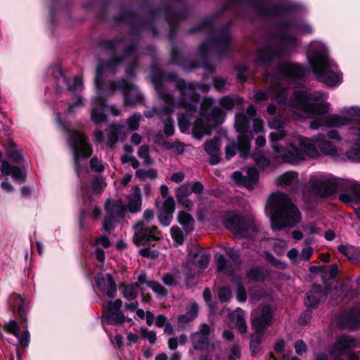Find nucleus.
<instances>
[{
	"label": "nucleus",
	"mask_w": 360,
	"mask_h": 360,
	"mask_svg": "<svg viewBox=\"0 0 360 360\" xmlns=\"http://www.w3.org/2000/svg\"><path fill=\"white\" fill-rule=\"evenodd\" d=\"M276 37L278 40L276 44L259 49L253 55L256 64L270 67L284 56L288 50L295 47L298 44L297 37L287 33L278 34Z\"/></svg>",
	"instance_id": "obj_10"
},
{
	"label": "nucleus",
	"mask_w": 360,
	"mask_h": 360,
	"mask_svg": "<svg viewBox=\"0 0 360 360\" xmlns=\"http://www.w3.org/2000/svg\"><path fill=\"white\" fill-rule=\"evenodd\" d=\"M122 295L128 300H134L138 294L139 285L138 283H131L123 285Z\"/></svg>",
	"instance_id": "obj_40"
},
{
	"label": "nucleus",
	"mask_w": 360,
	"mask_h": 360,
	"mask_svg": "<svg viewBox=\"0 0 360 360\" xmlns=\"http://www.w3.org/2000/svg\"><path fill=\"white\" fill-rule=\"evenodd\" d=\"M229 319L231 323L235 325L240 333H245L247 329V325L244 319L243 311L238 309L229 314Z\"/></svg>",
	"instance_id": "obj_35"
},
{
	"label": "nucleus",
	"mask_w": 360,
	"mask_h": 360,
	"mask_svg": "<svg viewBox=\"0 0 360 360\" xmlns=\"http://www.w3.org/2000/svg\"><path fill=\"white\" fill-rule=\"evenodd\" d=\"M50 70L51 74L61 80L63 82L68 85V88L70 91H75L82 89L83 86V81L81 77H75L72 79H68L67 77L63 74L62 70L59 65L51 68Z\"/></svg>",
	"instance_id": "obj_23"
},
{
	"label": "nucleus",
	"mask_w": 360,
	"mask_h": 360,
	"mask_svg": "<svg viewBox=\"0 0 360 360\" xmlns=\"http://www.w3.org/2000/svg\"><path fill=\"white\" fill-rule=\"evenodd\" d=\"M68 141L73 151L75 168L79 174L82 159H86L91 155V148L87 143L86 137L76 131H70Z\"/></svg>",
	"instance_id": "obj_14"
},
{
	"label": "nucleus",
	"mask_w": 360,
	"mask_h": 360,
	"mask_svg": "<svg viewBox=\"0 0 360 360\" xmlns=\"http://www.w3.org/2000/svg\"><path fill=\"white\" fill-rule=\"evenodd\" d=\"M136 175L141 180H145L146 179H154L157 177V172L153 169H149L148 170L139 169L136 170Z\"/></svg>",
	"instance_id": "obj_45"
},
{
	"label": "nucleus",
	"mask_w": 360,
	"mask_h": 360,
	"mask_svg": "<svg viewBox=\"0 0 360 360\" xmlns=\"http://www.w3.org/2000/svg\"><path fill=\"white\" fill-rule=\"evenodd\" d=\"M25 328L24 331L20 334L18 331L19 327L15 321L10 320L5 323L6 331L16 337L18 339L19 344L23 347H27L30 341V334L27 330V326H25Z\"/></svg>",
	"instance_id": "obj_24"
},
{
	"label": "nucleus",
	"mask_w": 360,
	"mask_h": 360,
	"mask_svg": "<svg viewBox=\"0 0 360 360\" xmlns=\"http://www.w3.org/2000/svg\"><path fill=\"white\" fill-rule=\"evenodd\" d=\"M122 60H113L107 64L98 65L96 71L95 84L97 89H101V83L102 75L104 73H115V68L120 63Z\"/></svg>",
	"instance_id": "obj_31"
},
{
	"label": "nucleus",
	"mask_w": 360,
	"mask_h": 360,
	"mask_svg": "<svg viewBox=\"0 0 360 360\" xmlns=\"http://www.w3.org/2000/svg\"><path fill=\"white\" fill-rule=\"evenodd\" d=\"M6 155L12 162L20 163L23 160L22 150L16 148L13 141H9Z\"/></svg>",
	"instance_id": "obj_36"
},
{
	"label": "nucleus",
	"mask_w": 360,
	"mask_h": 360,
	"mask_svg": "<svg viewBox=\"0 0 360 360\" xmlns=\"http://www.w3.org/2000/svg\"><path fill=\"white\" fill-rule=\"evenodd\" d=\"M271 129H281L284 127L285 122L281 117H274L271 121L268 122Z\"/></svg>",
	"instance_id": "obj_59"
},
{
	"label": "nucleus",
	"mask_w": 360,
	"mask_h": 360,
	"mask_svg": "<svg viewBox=\"0 0 360 360\" xmlns=\"http://www.w3.org/2000/svg\"><path fill=\"white\" fill-rule=\"evenodd\" d=\"M97 285L109 298L112 299L115 296L117 290L116 284L110 274L98 277Z\"/></svg>",
	"instance_id": "obj_29"
},
{
	"label": "nucleus",
	"mask_w": 360,
	"mask_h": 360,
	"mask_svg": "<svg viewBox=\"0 0 360 360\" xmlns=\"http://www.w3.org/2000/svg\"><path fill=\"white\" fill-rule=\"evenodd\" d=\"M175 207V202L173 197H169L163 202L158 212V217L161 225L167 226L170 224Z\"/></svg>",
	"instance_id": "obj_22"
},
{
	"label": "nucleus",
	"mask_w": 360,
	"mask_h": 360,
	"mask_svg": "<svg viewBox=\"0 0 360 360\" xmlns=\"http://www.w3.org/2000/svg\"><path fill=\"white\" fill-rule=\"evenodd\" d=\"M226 252L235 264H238L240 262V255L237 250L229 248L226 249Z\"/></svg>",
	"instance_id": "obj_61"
},
{
	"label": "nucleus",
	"mask_w": 360,
	"mask_h": 360,
	"mask_svg": "<svg viewBox=\"0 0 360 360\" xmlns=\"http://www.w3.org/2000/svg\"><path fill=\"white\" fill-rule=\"evenodd\" d=\"M105 208L107 216L103 221V228L105 231L110 232L114 228L115 222L124 217L125 208L120 201L110 200L106 202Z\"/></svg>",
	"instance_id": "obj_19"
},
{
	"label": "nucleus",
	"mask_w": 360,
	"mask_h": 360,
	"mask_svg": "<svg viewBox=\"0 0 360 360\" xmlns=\"http://www.w3.org/2000/svg\"><path fill=\"white\" fill-rule=\"evenodd\" d=\"M342 321L349 329L356 330L360 328V307L345 313L342 317Z\"/></svg>",
	"instance_id": "obj_30"
},
{
	"label": "nucleus",
	"mask_w": 360,
	"mask_h": 360,
	"mask_svg": "<svg viewBox=\"0 0 360 360\" xmlns=\"http://www.w3.org/2000/svg\"><path fill=\"white\" fill-rule=\"evenodd\" d=\"M236 151V144L234 141H229L225 148V153L226 160L232 158Z\"/></svg>",
	"instance_id": "obj_53"
},
{
	"label": "nucleus",
	"mask_w": 360,
	"mask_h": 360,
	"mask_svg": "<svg viewBox=\"0 0 360 360\" xmlns=\"http://www.w3.org/2000/svg\"><path fill=\"white\" fill-rule=\"evenodd\" d=\"M0 179L2 176L11 175L15 181L22 182L25 179V172L17 166H11L8 161L1 160Z\"/></svg>",
	"instance_id": "obj_28"
},
{
	"label": "nucleus",
	"mask_w": 360,
	"mask_h": 360,
	"mask_svg": "<svg viewBox=\"0 0 360 360\" xmlns=\"http://www.w3.org/2000/svg\"><path fill=\"white\" fill-rule=\"evenodd\" d=\"M139 254L143 257L155 259L158 257V252L152 250L150 248H146L140 249L139 251Z\"/></svg>",
	"instance_id": "obj_58"
},
{
	"label": "nucleus",
	"mask_w": 360,
	"mask_h": 360,
	"mask_svg": "<svg viewBox=\"0 0 360 360\" xmlns=\"http://www.w3.org/2000/svg\"><path fill=\"white\" fill-rule=\"evenodd\" d=\"M178 221L186 229H192L194 224V219L192 216L184 211H181L179 212Z\"/></svg>",
	"instance_id": "obj_41"
},
{
	"label": "nucleus",
	"mask_w": 360,
	"mask_h": 360,
	"mask_svg": "<svg viewBox=\"0 0 360 360\" xmlns=\"http://www.w3.org/2000/svg\"><path fill=\"white\" fill-rule=\"evenodd\" d=\"M141 334L143 338L147 339L150 344H154L156 341V333L153 330H149L146 328H141Z\"/></svg>",
	"instance_id": "obj_52"
},
{
	"label": "nucleus",
	"mask_w": 360,
	"mask_h": 360,
	"mask_svg": "<svg viewBox=\"0 0 360 360\" xmlns=\"http://www.w3.org/2000/svg\"><path fill=\"white\" fill-rule=\"evenodd\" d=\"M191 193L190 186L187 184H184L175 189V196L176 199L188 197Z\"/></svg>",
	"instance_id": "obj_49"
},
{
	"label": "nucleus",
	"mask_w": 360,
	"mask_h": 360,
	"mask_svg": "<svg viewBox=\"0 0 360 360\" xmlns=\"http://www.w3.org/2000/svg\"><path fill=\"white\" fill-rule=\"evenodd\" d=\"M122 302L117 299L114 302L109 301L107 305L103 306L104 315L103 319L110 324L123 322V315L120 311Z\"/></svg>",
	"instance_id": "obj_21"
},
{
	"label": "nucleus",
	"mask_w": 360,
	"mask_h": 360,
	"mask_svg": "<svg viewBox=\"0 0 360 360\" xmlns=\"http://www.w3.org/2000/svg\"><path fill=\"white\" fill-rule=\"evenodd\" d=\"M117 89L122 92L125 105H136L142 100L143 96L136 86L124 79L117 82H111L109 83L108 86L109 93H112Z\"/></svg>",
	"instance_id": "obj_16"
},
{
	"label": "nucleus",
	"mask_w": 360,
	"mask_h": 360,
	"mask_svg": "<svg viewBox=\"0 0 360 360\" xmlns=\"http://www.w3.org/2000/svg\"><path fill=\"white\" fill-rule=\"evenodd\" d=\"M340 112L342 116L333 114L314 119L310 122L309 127L316 130L321 127H340L350 121L356 122L348 128L345 134V143L349 146L346 155L349 160L360 162V108L344 107Z\"/></svg>",
	"instance_id": "obj_1"
},
{
	"label": "nucleus",
	"mask_w": 360,
	"mask_h": 360,
	"mask_svg": "<svg viewBox=\"0 0 360 360\" xmlns=\"http://www.w3.org/2000/svg\"><path fill=\"white\" fill-rule=\"evenodd\" d=\"M241 277L238 276L232 279V282L237 285L236 297L239 302H245L246 300V292L245 288L240 285Z\"/></svg>",
	"instance_id": "obj_43"
},
{
	"label": "nucleus",
	"mask_w": 360,
	"mask_h": 360,
	"mask_svg": "<svg viewBox=\"0 0 360 360\" xmlns=\"http://www.w3.org/2000/svg\"><path fill=\"white\" fill-rule=\"evenodd\" d=\"M218 296L221 302H226L231 297V290L228 287H223L219 290Z\"/></svg>",
	"instance_id": "obj_56"
},
{
	"label": "nucleus",
	"mask_w": 360,
	"mask_h": 360,
	"mask_svg": "<svg viewBox=\"0 0 360 360\" xmlns=\"http://www.w3.org/2000/svg\"><path fill=\"white\" fill-rule=\"evenodd\" d=\"M124 127L122 125L112 124L108 131V145L112 147L117 141V136L119 133L124 131Z\"/></svg>",
	"instance_id": "obj_39"
},
{
	"label": "nucleus",
	"mask_w": 360,
	"mask_h": 360,
	"mask_svg": "<svg viewBox=\"0 0 360 360\" xmlns=\"http://www.w3.org/2000/svg\"><path fill=\"white\" fill-rule=\"evenodd\" d=\"M162 281L167 285H174L176 283V278L170 274H167L162 276Z\"/></svg>",
	"instance_id": "obj_64"
},
{
	"label": "nucleus",
	"mask_w": 360,
	"mask_h": 360,
	"mask_svg": "<svg viewBox=\"0 0 360 360\" xmlns=\"http://www.w3.org/2000/svg\"><path fill=\"white\" fill-rule=\"evenodd\" d=\"M253 158L256 164L260 167H266L270 163L269 160L263 155L255 154Z\"/></svg>",
	"instance_id": "obj_57"
},
{
	"label": "nucleus",
	"mask_w": 360,
	"mask_h": 360,
	"mask_svg": "<svg viewBox=\"0 0 360 360\" xmlns=\"http://www.w3.org/2000/svg\"><path fill=\"white\" fill-rule=\"evenodd\" d=\"M240 356V347L238 345H233L230 349L227 358L224 360H237Z\"/></svg>",
	"instance_id": "obj_54"
},
{
	"label": "nucleus",
	"mask_w": 360,
	"mask_h": 360,
	"mask_svg": "<svg viewBox=\"0 0 360 360\" xmlns=\"http://www.w3.org/2000/svg\"><path fill=\"white\" fill-rule=\"evenodd\" d=\"M90 167L91 169H94L96 172H102L103 170V167L101 162L96 158H93L90 161Z\"/></svg>",
	"instance_id": "obj_63"
},
{
	"label": "nucleus",
	"mask_w": 360,
	"mask_h": 360,
	"mask_svg": "<svg viewBox=\"0 0 360 360\" xmlns=\"http://www.w3.org/2000/svg\"><path fill=\"white\" fill-rule=\"evenodd\" d=\"M148 285L159 296L165 297L167 295V290L160 283L155 281H149Z\"/></svg>",
	"instance_id": "obj_51"
},
{
	"label": "nucleus",
	"mask_w": 360,
	"mask_h": 360,
	"mask_svg": "<svg viewBox=\"0 0 360 360\" xmlns=\"http://www.w3.org/2000/svg\"><path fill=\"white\" fill-rule=\"evenodd\" d=\"M307 58L316 78L328 86H336L342 82V75L337 64L330 58L326 46L321 41H313Z\"/></svg>",
	"instance_id": "obj_5"
},
{
	"label": "nucleus",
	"mask_w": 360,
	"mask_h": 360,
	"mask_svg": "<svg viewBox=\"0 0 360 360\" xmlns=\"http://www.w3.org/2000/svg\"><path fill=\"white\" fill-rule=\"evenodd\" d=\"M215 262L217 266V271L225 274H231L233 271L231 265L228 264L227 261L224 255L217 254L215 255Z\"/></svg>",
	"instance_id": "obj_37"
},
{
	"label": "nucleus",
	"mask_w": 360,
	"mask_h": 360,
	"mask_svg": "<svg viewBox=\"0 0 360 360\" xmlns=\"http://www.w3.org/2000/svg\"><path fill=\"white\" fill-rule=\"evenodd\" d=\"M327 295V292L321 290L319 287H315L313 290L306 294L304 304L307 307H314L320 302L325 300Z\"/></svg>",
	"instance_id": "obj_32"
},
{
	"label": "nucleus",
	"mask_w": 360,
	"mask_h": 360,
	"mask_svg": "<svg viewBox=\"0 0 360 360\" xmlns=\"http://www.w3.org/2000/svg\"><path fill=\"white\" fill-rule=\"evenodd\" d=\"M210 262V256L206 253H203L200 255V259L198 260L197 266L200 270L205 269Z\"/></svg>",
	"instance_id": "obj_60"
},
{
	"label": "nucleus",
	"mask_w": 360,
	"mask_h": 360,
	"mask_svg": "<svg viewBox=\"0 0 360 360\" xmlns=\"http://www.w3.org/2000/svg\"><path fill=\"white\" fill-rule=\"evenodd\" d=\"M153 82L165 106L162 110L159 111L155 108L150 111H146L144 115L146 117L150 118L155 115H158L163 120L165 115L170 114L178 108H184L188 115H191L195 111L198 103V96L195 93V87L192 84L186 83L185 81H179L177 82L178 90L176 91L175 96H179L181 98L174 100V96L169 94L156 78L153 77Z\"/></svg>",
	"instance_id": "obj_2"
},
{
	"label": "nucleus",
	"mask_w": 360,
	"mask_h": 360,
	"mask_svg": "<svg viewBox=\"0 0 360 360\" xmlns=\"http://www.w3.org/2000/svg\"><path fill=\"white\" fill-rule=\"evenodd\" d=\"M214 101L211 98L205 99L200 105V117L193 125L192 134L196 139L211 134L212 128L223 122L225 115L221 110L213 107Z\"/></svg>",
	"instance_id": "obj_9"
},
{
	"label": "nucleus",
	"mask_w": 360,
	"mask_h": 360,
	"mask_svg": "<svg viewBox=\"0 0 360 360\" xmlns=\"http://www.w3.org/2000/svg\"><path fill=\"white\" fill-rule=\"evenodd\" d=\"M138 155L143 160V163L146 165L152 164L153 161L149 155V148L147 146H141L138 151Z\"/></svg>",
	"instance_id": "obj_48"
},
{
	"label": "nucleus",
	"mask_w": 360,
	"mask_h": 360,
	"mask_svg": "<svg viewBox=\"0 0 360 360\" xmlns=\"http://www.w3.org/2000/svg\"><path fill=\"white\" fill-rule=\"evenodd\" d=\"M328 98V94L323 91L298 90L294 92L288 105L297 116L323 115L329 110L330 104L328 102L311 103V101H323Z\"/></svg>",
	"instance_id": "obj_8"
},
{
	"label": "nucleus",
	"mask_w": 360,
	"mask_h": 360,
	"mask_svg": "<svg viewBox=\"0 0 360 360\" xmlns=\"http://www.w3.org/2000/svg\"><path fill=\"white\" fill-rule=\"evenodd\" d=\"M360 347V340L351 335H342L335 339L332 345L330 354L331 356L340 359L339 357L346 355L350 351Z\"/></svg>",
	"instance_id": "obj_18"
},
{
	"label": "nucleus",
	"mask_w": 360,
	"mask_h": 360,
	"mask_svg": "<svg viewBox=\"0 0 360 360\" xmlns=\"http://www.w3.org/2000/svg\"><path fill=\"white\" fill-rule=\"evenodd\" d=\"M224 223L236 236L251 238L256 236L260 225L252 218H244L233 213L228 214Z\"/></svg>",
	"instance_id": "obj_12"
},
{
	"label": "nucleus",
	"mask_w": 360,
	"mask_h": 360,
	"mask_svg": "<svg viewBox=\"0 0 360 360\" xmlns=\"http://www.w3.org/2000/svg\"><path fill=\"white\" fill-rule=\"evenodd\" d=\"M269 134V141L273 153L278 158L291 164H297L306 157L315 158L318 156L317 149L313 146L309 138L295 136L288 139V147L284 148L278 141L288 136L287 131L282 129Z\"/></svg>",
	"instance_id": "obj_3"
},
{
	"label": "nucleus",
	"mask_w": 360,
	"mask_h": 360,
	"mask_svg": "<svg viewBox=\"0 0 360 360\" xmlns=\"http://www.w3.org/2000/svg\"><path fill=\"white\" fill-rule=\"evenodd\" d=\"M105 101V99L99 96H96L93 101L91 118L95 124H99L106 120V115L103 112L106 107Z\"/></svg>",
	"instance_id": "obj_25"
},
{
	"label": "nucleus",
	"mask_w": 360,
	"mask_h": 360,
	"mask_svg": "<svg viewBox=\"0 0 360 360\" xmlns=\"http://www.w3.org/2000/svg\"><path fill=\"white\" fill-rule=\"evenodd\" d=\"M305 72L306 70L303 67L292 63L278 65L276 74L271 77L266 70L264 77L266 79L269 77L271 82V89L269 92H257L254 96L255 99L259 101L270 98H275L281 103H285L288 92L285 86L292 84L294 80L303 77Z\"/></svg>",
	"instance_id": "obj_4"
},
{
	"label": "nucleus",
	"mask_w": 360,
	"mask_h": 360,
	"mask_svg": "<svg viewBox=\"0 0 360 360\" xmlns=\"http://www.w3.org/2000/svg\"><path fill=\"white\" fill-rule=\"evenodd\" d=\"M248 278L252 281H262L264 278V272L260 267H254L248 272Z\"/></svg>",
	"instance_id": "obj_44"
},
{
	"label": "nucleus",
	"mask_w": 360,
	"mask_h": 360,
	"mask_svg": "<svg viewBox=\"0 0 360 360\" xmlns=\"http://www.w3.org/2000/svg\"><path fill=\"white\" fill-rule=\"evenodd\" d=\"M171 236L174 241L177 245L183 244L184 241V237L181 230L177 226H173L170 229Z\"/></svg>",
	"instance_id": "obj_50"
},
{
	"label": "nucleus",
	"mask_w": 360,
	"mask_h": 360,
	"mask_svg": "<svg viewBox=\"0 0 360 360\" xmlns=\"http://www.w3.org/2000/svg\"><path fill=\"white\" fill-rule=\"evenodd\" d=\"M326 137L321 134L314 136L313 139H309L313 146L319 150L316 146H319L320 150L326 155L333 158H340L342 155H346L347 150L349 149L348 145L345 143V139L342 143V138L340 133L335 130H330L327 133ZM319 153V151H318ZM319 154L318 155V157ZM317 158V156L316 157Z\"/></svg>",
	"instance_id": "obj_11"
},
{
	"label": "nucleus",
	"mask_w": 360,
	"mask_h": 360,
	"mask_svg": "<svg viewBox=\"0 0 360 360\" xmlns=\"http://www.w3.org/2000/svg\"><path fill=\"white\" fill-rule=\"evenodd\" d=\"M140 118L141 115L139 114H134L127 120L126 123L129 131H134L139 128Z\"/></svg>",
	"instance_id": "obj_46"
},
{
	"label": "nucleus",
	"mask_w": 360,
	"mask_h": 360,
	"mask_svg": "<svg viewBox=\"0 0 360 360\" xmlns=\"http://www.w3.org/2000/svg\"><path fill=\"white\" fill-rule=\"evenodd\" d=\"M170 114H167V117L165 120H164L165 123V134L167 136H172L174 134V122L171 120Z\"/></svg>",
	"instance_id": "obj_55"
},
{
	"label": "nucleus",
	"mask_w": 360,
	"mask_h": 360,
	"mask_svg": "<svg viewBox=\"0 0 360 360\" xmlns=\"http://www.w3.org/2000/svg\"><path fill=\"white\" fill-rule=\"evenodd\" d=\"M234 126L239 133L238 146L240 155L243 158H247L250 148V139L246 136L250 126V120L244 113H236Z\"/></svg>",
	"instance_id": "obj_15"
},
{
	"label": "nucleus",
	"mask_w": 360,
	"mask_h": 360,
	"mask_svg": "<svg viewBox=\"0 0 360 360\" xmlns=\"http://www.w3.org/2000/svg\"><path fill=\"white\" fill-rule=\"evenodd\" d=\"M8 304L13 309L15 308L18 309L20 321L25 323L27 321V308L24 299L18 295H12L9 297Z\"/></svg>",
	"instance_id": "obj_33"
},
{
	"label": "nucleus",
	"mask_w": 360,
	"mask_h": 360,
	"mask_svg": "<svg viewBox=\"0 0 360 360\" xmlns=\"http://www.w3.org/2000/svg\"><path fill=\"white\" fill-rule=\"evenodd\" d=\"M274 231L285 226H292L301 221V214L287 195L276 193L271 195L266 206Z\"/></svg>",
	"instance_id": "obj_7"
},
{
	"label": "nucleus",
	"mask_w": 360,
	"mask_h": 360,
	"mask_svg": "<svg viewBox=\"0 0 360 360\" xmlns=\"http://www.w3.org/2000/svg\"><path fill=\"white\" fill-rule=\"evenodd\" d=\"M309 183L312 191L321 197L346 187L348 191L340 194V200L347 203H360V184L355 181L338 179L330 174H318L311 177Z\"/></svg>",
	"instance_id": "obj_6"
},
{
	"label": "nucleus",
	"mask_w": 360,
	"mask_h": 360,
	"mask_svg": "<svg viewBox=\"0 0 360 360\" xmlns=\"http://www.w3.org/2000/svg\"><path fill=\"white\" fill-rule=\"evenodd\" d=\"M133 242L136 245H144L160 239L161 233L155 226H146L143 221L134 226Z\"/></svg>",
	"instance_id": "obj_17"
},
{
	"label": "nucleus",
	"mask_w": 360,
	"mask_h": 360,
	"mask_svg": "<svg viewBox=\"0 0 360 360\" xmlns=\"http://www.w3.org/2000/svg\"><path fill=\"white\" fill-rule=\"evenodd\" d=\"M272 318L271 309L269 306L257 309L252 314V327L257 330L250 338V347L255 352L263 338L262 330L270 323Z\"/></svg>",
	"instance_id": "obj_13"
},
{
	"label": "nucleus",
	"mask_w": 360,
	"mask_h": 360,
	"mask_svg": "<svg viewBox=\"0 0 360 360\" xmlns=\"http://www.w3.org/2000/svg\"><path fill=\"white\" fill-rule=\"evenodd\" d=\"M141 191L138 186H134L127 195V209L131 213H136L141 209Z\"/></svg>",
	"instance_id": "obj_27"
},
{
	"label": "nucleus",
	"mask_w": 360,
	"mask_h": 360,
	"mask_svg": "<svg viewBox=\"0 0 360 360\" xmlns=\"http://www.w3.org/2000/svg\"><path fill=\"white\" fill-rule=\"evenodd\" d=\"M210 334V327L207 324H202L198 332H195L191 335V342L195 349L201 350L204 349L208 343V335Z\"/></svg>",
	"instance_id": "obj_26"
},
{
	"label": "nucleus",
	"mask_w": 360,
	"mask_h": 360,
	"mask_svg": "<svg viewBox=\"0 0 360 360\" xmlns=\"http://www.w3.org/2000/svg\"><path fill=\"white\" fill-rule=\"evenodd\" d=\"M297 181V174L294 172H288L277 179V184L282 186H288Z\"/></svg>",
	"instance_id": "obj_38"
},
{
	"label": "nucleus",
	"mask_w": 360,
	"mask_h": 360,
	"mask_svg": "<svg viewBox=\"0 0 360 360\" xmlns=\"http://www.w3.org/2000/svg\"><path fill=\"white\" fill-rule=\"evenodd\" d=\"M295 352L298 355H301L307 349V345L303 340H299L295 343Z\"/></svg>",
	"instance_id": "obj_62"
},
{
	"label": "nucleus",
	"mask_w": 360,
	"mask_h": 360,
	"mask_svg": "<svg viewBox=\"0 0 360 360\" xmlns=\"http://www.w3.org/2000/svg\"><path fill=\"white\" fill-rule=\"evenodd\" d=\"M198 306L197 304H193L190 311L185 315H181L179 317V320L182 323H188L194 319L197 316Z\"/></svg>",
	"instance_id": "obj_47"
},
{
	"label": "nucleus",
	"mask_w": 360,
	"mask_h": 360,
	"mask_svg": "<svg viewBox=\"0 0 360 360\" xmlns=\"http://www.w3.org/2000/svg\"><path fill=\"white\" fill-rule=\"evenodd\" d=\"M244 172L243 174L240 171L234 172L231 176L233 180L248 189H254L258 183L259 174L257 169L249 167Z\"/></svg>",
	"instance_id": "obj_20"
},
{
	"label": "nucleus",
	"mask_w": 360,
	"mask_h": 360,
	"mask_svg": "<svg viewBox=\"0 0 360 360\" xmlns=\"http://www.w3.org/2000/svg\"><path fill=\"white\" fill-rule=\"evenodd\" d=\"M219 146V139H214L205 143V150L211 157L210 161L211 165H217L220 161Z\"/></svg>",
	"instance_id": "obj_34"
},
{
	"label": "nucleus",
	"mask_w": 360,
	"mask_h": 360,
	"mask_svg": "<svg viewBox=\"0 0 360 360\" xmlns=\"http://www.w3.org/2000/svg\"><path fill=\"white\" fill-rule=\"evenodd\" d=\"M243 102V100L240 98L233 99L229 96L223 97L219 101L221 106L226 110H231L235 105H241Z\"/></svg>",
	"instance_id": "obj_42"
}]
</instances>
